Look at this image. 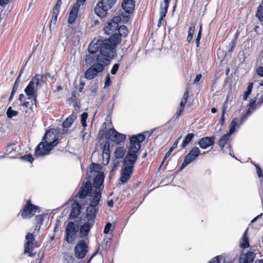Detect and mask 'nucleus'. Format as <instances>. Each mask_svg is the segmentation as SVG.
Masks as SVG:
<instances>
[{"label": "nucleus", "mask_w": 263, "mask_h": 263, "mask_svg": "<svg viewBox=\"0 0 263 263\" xmlns=\"http://www.w3.org/2000/svg\"><path fill=\"white\" fill-rule=\"evenodd\" d=\"M120 20V17H114L110 22H108L107 25L104 28L106 34L109 35L115 33L118 28V21Z\"/></svg>", "instance_id": "4468645a"}, {"label": "nucleus", "mask_w": 263, "mask_h": 263, "mask_svg": "<svg viewBox=\"0 0 263 263\" xmlns=\"http://www.w3.org/2000/svg\"><path fill=\"white\" fill-rule=\"evenodd\" d=\"M92 190V183L88 178H85L77 195L81 199H83L88 196Z\"/></svg>", "instance_id": "9d476101"}, {"label": "nucleus", "mask_w": 263, "mask_h": 263, "mask_svg": "<svg viewBox=\"0 0 263 263\" xmlns=\"http://www.w3.org/2000/svg\"><path fill=\"white\" fill-rule=\"evenodd\" d=\"M215 136L204 137L201 138L198 142V144L202 149H206L215 144Z\"/></svg>", "instance_id": "6ab92c4d"}, {"label": "nucleus", "mask_w": 263, "mask_h": 263, "mask_svg": "<svg viewBox=\"0 0 263 263\" xmlns=\"http://www.w3.org/2000/svg\"><path fill=\"white\" fill-rule=\"evenodd\" d=\"M111 81L109 74H107L106 76V79L105 81V86H108L111 84Z\"/></svg>", "instance_id": "8fccbe9b"}, {"label": "nucleus", "mask_w": 263, "mask_h": 263, "mask_svg": "<svg viewBox=\"0 0 263 263\" xmlns=\"http://www.w3.org/2000/svg\"><path fill=\"white\" fill-rule=\"evenodd\" d=\"M189 95V90L186 89V91L184 92L182 98L180 103V105L177 109L175 114L176 119H178L182 114L185 105L187 102Z\"/></svg>", "instance_id": "a211bd4d"}, {"label": "nucleus", "mask_w": 263, "mask_h": 263, "mask_svg": "<svg viewBox=\"0 0 263 263\" xmlns=\"http://www.w3.org/2000/svg\"><path fill=\"white\" fill-rule=\"evenodd\" d=\"M20 159L29 162H32V161L34 160L33 157H32V155L31 154H27L24 156H22L20 157Z\"/></svg>", "instance_id": "37998d69"}, {"label": "nucleus", "mask_w": 263, "mask_h": 263, "mask_svg": "<svg viewBox=\"0 0 263 263\" xmlns=\"http://www.w3.org/2000/svg\"><path fill=\"white\" fill-rule=\"evenodd\" d=\"M181 137H179V138H178L175 141V142H174L173 145L172 146V147H171V148L173 150H174L175 148H176L177 147V145H178V144L181 139Z\"/></svg>", "instance_id": "3c124183"}, {"label": "nucleus", "mask_w": 263, "mask_h": 263, "mask_svg": "<svg viewBox=\"0 0 263 263\" xmlns=\"http://www.w3.org/2000/svg\"><path fill=\"white\" fill-rule=\"evenodd\" d=\"M25 204L17 214L24 219H28L33 217L36 213H40L41 210L39 206L32 203L31 199H25Z\"/></svg>", "instance_id": "20e7f679"}, {"label": "nucleus", "mask_w": 263, "mask_h": 263, "mask_svg": "<svg viewBox=\"0 0 263 263\" xmlns=\"http://www.w3.org/2000/svg\"><path fill=\"white\" fill-rule=\"evenodd\" d=\"M99 247L93 252L90 258L89 259L87 263H89L90 260L98 254L99 252Z\"/></svg>", "instance_id": "bf43d9fd"}, {"label": "nucleus", "mask_w": 263, "mask_h": 263, "mask_svg": "<svg viewBox=\"0 0 263 263\" xmlns=\"http://www.w3.org/2000/svg\"><path fill=\"white\" fill-rule=\"evenodd\" d=\"M121 6L125 13L130 14L134 12L135 1H123Z\"/></svg>", "instance_id": "4be33fe9"}, {"label": "nucleus", "mask_w": 263, "mask_h": 263, "mask_svg": "<svg viewBox=\"0 0 263 263\" xmlns=\"http://www.w3.org/2000/svg\"><path fill=\"white\" fill-rule=\"evenodd\" d=\"M79 2L82 3L83 4L85 2V1H77V2L72 6L68 18V23L70 24H73L78 16V13L80 6Z\"/></svg>", "instance_id": "dca6fc26"}, {"label": "nucleus", "mask_w": 263, "mask_h": 263, "mask_svg": "<svg viewBox=\"0 0 263 263\" xmlns=\"http://www.w3.org/2000/svg\"><path fill=\"white\" fill-rule=\"evenodd\" d=\"M260 103L258 102L257 104H256V99H252L250 102L249 104V108L247 110L246 114L243 115L241 118V123L243 122V121L246 119L247 115L250 114L252 111L256 109V107L257 105H259Z\"/></svg>", "instance_id": "c85d7f7f"}, {"label": "nucleus", "mask_w": 263, "mask_h": 263, "mask_svg": "<svg viewBox=\"0 0 263 263\" xmlns=\"http://www.w3.org/2000/svg\"><path fill=\"white\" fill-rule=\"evenodd\" d=\"M195 134L194 133H189L184 138L183 141L181 144L182 148L185 147L190 142H191L194 138Z\"/></svg>", "instance_id": "2f4dec72"}, {"label": "nucleus", "mask_w": 263, "mask_h": 263, "mask_svg": "<svg viewBox=\"0 0 263 263\" xmlns=\"http://www.w3.org/2000/svg\"><path fill=\"white\" fill-rule=\"evenodd\" d=\"M77 119L76 112H72L68 117H67L62 123V126L64 128L70 127L74 121Z\"/></svg>", "instance_id": "cd10ccee"}, {"label": "nucleus", "mask_w": 263, "mask_h": 263, "mask_svg": "<svg viewBox=\"0 0 263 263\" xmlns=\"http://www.w3.org/2000/svg\"><path fill=\"white\" fill-rule=\"evenodd\" d=\"M111 228V224L109 222L106 223L104 229V233L108 234Z\"/></svg>", "instance_id": "09e8293b"}, {"label": "nucleus", "mask_w": 263, "mask_h": 263, "mask_svg": "<svg viewBox=\"0 0 263 263\" xmlns=\"http://www.w3.org/2000/svg\"><path fill=\"white\" fill-rule=\"evenodd\" d=\"M224 122H225L224 115L221 114V117H220V119L219 120V124H220V125L221 126H223L224 124Z\"/></svg>", "instance_id": "13d9d810"}, {"label": "nucleus", "mask_w": 263, "mask_h": 263, "mask_svg": "<svg viewBox=\"0 0 263 263\" xmlns=\"http://www.w3.org/2000/svg\"><path fill=\"white\" fill-rule=\"evenodd\" d=\"M24 91L26 95L28 96V99L32 100V105L34 104L36 107H37V90L36 89L32 88L30 85L29 86H26L25 88Z\"/></svg>", "instance_id": "aec40b11"}, {"label": "nucleus", "mask_w": 263, "mask_h": 263, "mask_svg": "<svg viewBox=\"0 0 263 263\" xmlns=\"http://www.w3.org/2000/svg\"><path fill=\"white\" fill-rule=\"evenodd\" d=\"M23 72V69H22V70L20 71V73H19L18 75V76H17V77H16V78L15 81V82H14L20 83V78H21V75H22V74Z\"/></svg>", "instance_id": "0e129e2a"}, {"label": "nucleus", "mask_w": 263, "mask_h": 263, "mask_svg": "<svg viewBox=\"0 0 263 263\" xmlns=\"http://www.w3.org/2000/svg\"><path fill=\"white\" fill-rule=\"evenodd\" d=\"M105 138L108 140L120 144L125 140L126 136L125 134L119 133L114 128H110L106 131Z\"/></svg>", "instance_id": "0eeeda50"}, {"label": "nucleus", "mask_w": 263, "mask_h": 263, "mask_svg": "<svg viewBox=\"0 0 263 263\" xmlns=\"http://www.w3.org/2000/svg\"><path fill=\"white\" fill-rule=\"evenodd\" d=\"M119 64L116 63V64H114V65L111 69V71H110L111 73L112 74H116V73L119 69Z\"/></svg>", "instance_id": "de8ad7c7"}, {"label": "nucleus", "mask_w": 263, "mask_h": 263, "mask_svg": "<svg viewBox=\"0 0 263 263\" xmlns=\"http://www.w3.org/2000/svg\"><path fill=\"white\" fill-rule=\"evenodd\" d=\"M81 206L78 201H74L72 204L71 211L69 216L73 218H76L80 214Z\"/></svg>", "instance_id": "bb28decb"}, {"label": "nucleus", "mask_w": 263, "mask_h": 263, "mask_svg": "<svg viewBox=\"0 0 263 263\" xmlns=\"http://www.w3.org/2000/svg\"><path fill=\"white\" fill-rule=\"evenodd\" d=\"M231 134L229 133L222 136L217 142L218 145L220 147L221 149H223L226 144L228 143Z\"/></svg>", "instance_id": "c756f323"}, {"label": "nucleus", "mask_w": 263, "mask_h": 263, "mask_svg": "<svg viewBox=\"0 0 263 263\" xmlns=\"http://www.w3.org/2000/svg\"><path fill=\"white\" fill-rule=\"evenodd\" d=\"M39 247L37 241L32 233H28L25 236L24 243V254H28L29 257H34L35 253L33 252L35 248Z\"/></svg>", "instance_id": "39448f33"}, {"label": "nucleus", "mask_w": 263, "mask_h": 263, "mask_svg": "<svg viewBox=\"0 0 263 263\" xmlns=\"http://www.w3.org/2000/svg\"><path fill=\"white\" fill-rule=\"evenodd\" d=\"M88 252V247L84 240L79 241L74 248V255L78 259L84 258L86 256Z\"/></svg>", "instance_id": "6e6552de"}, {"label": "nucleus", "mask_w": 263, "mask_h": 263, "mask_svg": "<svg viewBox=\"0 0 263 263\" xmlns=\"http://www.w3.org/2000/svg\"><path fill=\"white\" fill-rule=\"evenodd\" d=\"M118 33L115 32L108 39L93 40L89 44L86 54L85 62L90 67L84 73L87 80H92L105 69V66L109 64L110 60L116 53V47L121 41V37L127 36L128 33L127 28L125 25L118 27Z\"/></svg>", "instance_id": "f257e3e1"}, {"label": "nucleus", "mask_w": 263, "mask_h": 263, "mask_svg": "<svg viewBox=\"0 0 263 263\" xmlns=\"http://www.w3.org/2000/svg\"><path fill=\"white\" fill-rule=\"evenodd\" d=\"M77 232L74 222L69 221L65 230V240L68 243H71L75 239Z\"/></svg>", "instance_id": "9b49d317"}, {"label": "nucleus", "mask_w": 263, "mask_h": 263, "mask_svg": "<svg viewBox=\"0 0 263 263\" xmlns=\"http://www.w3.org/2000/svg\"><path fill=\"white\" fill-rule=\"evenodd\" d=\"M6 115L8 118H12L18 115V111L13 110L11 107H9L6 111Z\"/></svg>", "instance_id": "58836bf2"}, {"label": "nucleus", "mask_w": 263, "mask_h": 263, "mask_svg": "<svg viewBox=\"0 0 263 263\" xmlns=\"http://www.w3.org/2000/svg\"><path fill=\"white\" fill-rule=\"evenodd\" d=\"M30 105L29 101H23L21 104V105L27 108Z\"/></svg>", "instance_id": "69168bd1"}, {"label": "nucleus", "mask_w": 263, "mask_h": 263, "mask_svg": "<svg viewBox=\"0 0 263 263\" xmlns=\"http://www.w3.org/2000/svg\"><path fill=\"white\" fill-rule=\"evenodd\" d=\"M201 37V35H200V34H197V36L196 40H195L197 47H199V43H200V41Z\"/></svg>", "instance_id": "5fc2aeb1"}, {"label": "nucleus", "mask_w": 263, "mask_h": 263, "mask_svg": "<svg viewBox=\"0 0 263 263\" xmlns=\"http://www.w3.org/2000/svg\"><path fill=\"white\" fill-rule=\"evenodd\" d=\"M170 1H164L163 3L161 4L160 11V18L158 23V26L160 27L161 25V21H163L167 12L168 8Z\"/></svg>", "instance_id": "412c9836"}, {"label": "nucleus", "mask_w": 263, "mask_h": 263, "mask_svg": "<svg viewBox=\"0 0 263 263\" xmlns=\"http://www.w3.org/2000/svg\"><path fill=\"white\" fill-rule=\"evenodd\" d=\"M19 84L20 83L14 82L13 87H12V91H13L14 92H16L18 87Z\"/></svg>", "instance_id": "e2e57ef3"}, {"label": "nucleus", "mask_w": 263, "mask_h": 263, "mask_svg": "<svg viewBox=\"0 0 263 263\" xmlns=\"http://www.w3.org/2000/svg\"><path fill=\"white\" fill-rule=\"evenodd\" d=\"M195 23H192L191 24L190 27L189 29L188 34L187 36L186 40L189 43H191L193 40V35L195 32Z\"/></svg>", "instance_id": "f704fd0d"}, {"label": "nucleus", "mask_w": 263, "mask_h": 263, "mask_svg": "<svg viewBox=\"0 0 263 263\" xmlns=\"http://www.w3.org/2000/svg\"><path fill=\"white\" fill-rule=\"evenodd\" d=\"M88 118V114L86 112H83L81 116V122L83 127L87 126L86 120Z\"/></svg>", "instance_id": "ea45409f"}, {"label": "nucleus", "mask_w": 263, "mask_h": 263, "mask_svg": "<svg viewBox=\"0 0 263 263\" xmlns=\"http://www.w3.org/2000/svg\"><path fill=\"white\" fill-rule=\"evenodd\" d=\"M104 176L102 172H99L94 178L93 185L95 188L92 195L90 196H95L97 193L100 194L101 197V191L103 188V183L104 182Z\"/></svg>", "instance_id": "ddd939ff"}, {"label": "nucleus", "mask_w": 263, "mask_h": 263, "mask_svg": "<svg viewBox=\"0 0 263 263\" xmlns=\"http://www.w3.org/2000/svg\"><path fill=\"white\" fill-rule=\"evenodd\" d=\"M13 144H9L5 148V151L4 152L5 155H8L13 151L14 149L13 147Z\"/></svg>", "instance_id": "a18cd8bd"}, {"label": "nucleus", "mask_w": 263, "mask_h": 263, "mask_svg": "<svg viewBox=\"0 0 263 263\" xmlns=\"http://www.w3.org/2000/svg\"><path fill=\"white\" fill-rule=\"evenodd\" d=\"M201 77H202L201 74H200V73L197 74L196 76L195 79L194 80V84L197 83L200 81Z\"/></svg>", "instance_id": "6e6d98bb"}, {"label": "nucleus", "mask_w": 263, "mask_h": 263, "mask_svg": "<svg viewBox=\"0 0 263 263\" xmlns=\"http://www.w3.org/2000/svg\"><path fill=\"white\" fill-rule=\"evenodd\" d=\"M102 158L105 164H107L110 160V154L102 153Z\"/></svg>", "instance_id": "49530a36"}, {"label": "nucleus", "mask_w": 263, "mask_h": 263, "mask_svg": "<svg viewBox=\"0 0 263 263\" xmlns=\"http://www.w3.org/2000/svg\"><path fill=\"white\" fill-rule=\"evenodd\" d=\"M237 38V35H236L235 39L232 40L231 42L229 44V52H233L234 48L236 45V40Z\"/></svg>", "instance_id": "c03bdc74"}, {"label": "nucleus", "mask_w": 263, "mask_h": 263, "mask_svg": "<svg viewBox=\"0 0 263 263\" xmlns=\"http://www.w3.org/2000/svg\"><path fill=\"white\" fill-rule=\"evenodd\" d=\"M37 73L35 74L34 77H33L31 80V81L29 82V84L27 86H29V85L32 88L36 89V90L39 88H41L42 87V84H44L41 81L42 80L41 77H36Z\"/></svg>", "instance_id": "b1692460"}, {"label": "nucleus", "mask_w": 263, "mask_h": 263, "mask_svg": "<svg viewBox=\"0 0 263 263\" xmlns=\"http://www.w3.org/2000/svg\"><path fill=\"white\" fill-rule=\"evenodd\" d=\"M137 153L138 152H135V151L128 149L127 153L124 160V165L134 166V165L138 159Z\"/></svg>", "instance_id": "f3484780"}, {"label": "nucleus", "mask_w": 263, "mask_h": 263, "mask_svg": "<svg viewBox=\"0 0 263 263\" xmlns=\"http://www.w3.org/2000/svg\"><path fill=\"white\" fill-rule=\"evenodd\" d=\"M85 128L84 127L83 130L81 132V135L82 137L83 140H84L85 139V135H86V133L85 132Z\"/></svg>", "instance_id": "774afa93"}, {"label": "nucleus", "mask_w": 263, "mask_h": 263, "mask_svg": "<svg viewBox=\"0 0 263 263\" xmlns=\"http://www.w3.org/2000/svg\"><path fill=\"white\" fill-rule=\"evenodd\" d=\"M227 109V102H225L223 103V106L222 108V114H221L225 115Z\"/></svg>", "instance_id": "052dcab7"}, {"label": "nucleus", "mask_w": 263, "mask_h": 263, "mask_svg": "<svg viewBox=\"0 0 263 263\" xmlns=\"http://www.w3.org/2000/svg\"><path fill=\"white\" fill-rule=\"evenodd\" d=\"M102 153L110 154V143L106 141L103 145Z\"/></svg>", "instance_id": "79ce46f5"}, {"label": "nucleus", "mask_w": 263, "mask_h": 263, "mask_svg": "<svg viewBox=\"0 0 263 263\" xmlns=\"http://www.w3.org/2000/svg\"><path fill=\"white\" fill-rule=\"evenodd\" d=\"M84 86H85V82L83 81H81L80 84L79 88V90L80 92H82V91L84 89Z\"/></svg>", "instance_id": "680f3d73"}, {"label": "nucleus", "mask_w": 263, "mask_h": 263, "mask_svg": "<svg viewBox=\"0 0 263 263\" xmlns=\"http://www.w3.org/2000/svg\"><path fill=\"white\" fill-rule=\"evenodd\" d=\"M238 126V119L237 118L233 119L230 125L229 133L232 134L235 130L236 127Z\"/></svg>", "instance_id": "c9c22d12"}, {"label": "nucleus", "mask_w": 263, "mask_h": 263, "mask_svg": "<svg viewBox=\"0 0 263 263\" xmlns=\"http://www.w3.org/2000/svg\"><path fill=\"white\" fill-rule=\"evenodd\" d=\"M255 15L263 26V1L262 2V4H260L258 6Z\"/></svg>", "instance_id": "473e14b6"}, {"label": "nucleus", "mask_w": 263, "mask_h": 263, "mask_svg": "<svg viewBox=\"0 0 263 263\" xmlns=\"http://www.w3.org/2000/svg\"><path fill=\"white\" fill-rule=\"evenodd\" d=\"M36 77H41V78L42 79V80L41 81L42 82H43L44 84H46L47 83V79L45 76V75L44 74H39V73H37V76Z\"/></svg>", "instance_id": "864d4df0"}, {"label": "nucleus", "mask_w": 263, "mask_h": 263, "mask_svg": "<svg viewBox=\"0 0 263 263\" xmlns=\"http://www.w3.org/2000/svg\"><path fill=\"white\" fill-rule=\"evenodd\" d=\"M125 152L124 147H118L115 152L114 156L117 159L122 158L124 155Z\"/></svg>", "instance_id": "72a5a7b5"}, {"label": "nucleus", "mask_w": 263, "mask_h": 263, "mask_svg": "<svg viewBox=\"0 0 263 263\" xmlns=\"http://www.w3.org/2000/svg\"><path fill=\"white\" fill-rule=\"evenodd\" d=\"M252 163L254 165L256 169V172L257 176L258 177L260 178V181L261 183L263 182V174H262V170L260 167L259 164H256L253 162H252Z\"/></svg>", "instance_id": "4c0bfd02"}, {"label": "nucleus", "mask_w": 263, "mask_h": 263, "mask_svg": "<svg viewBox=\"0 0 263 263\" xmlns=\"http://www.w3.org/2000/svg\"><path fill=\"white\" fill-rule=\"evenodd\" d=\"M253 88V83H249L248 86H247V89L245 92L243 96V100H247L249 96L251 94L252 90Z\"/></svg>", "instance_id": "e433bc0d"}, {"label": "nucleus", "mask_w": 263, "mask_h": 263, "mask_svg": "<svg viewBox=\"0 0 263 263\" xmlns=\"http://www.w3.org/2000/svg\"><path fill=\"white\" fill-rule=\"evenodd\" d=\"M145 136L140 134L137 135H133L129 138L130 146L128 150L138 152L141 148V143L144 141Z\"/></svg>", "instance_id": "1a4fd4ad"}, {"label": "nucleus", "mask_w": 263, "mask_h": 263, "mask_svg": "<svg viewBox=\"0 0 263 263\" xmlns=\"http://www.w3.org/2000/svg\"><path fill=\"white\" fill-rule=\"evenodd\" d=\"M173 151V150L170 148V149L168 151V152L165 154V156L163 158V161H165L166 160V158L171 155Z\"/></svg>", "instance_id": "4d7b16f0"}, {"label": "nucleus", "mask_w": 263, "mask_h": 263, "mask_svg": "<svg viewBox=\"0 0 263 263\" xmlns=\"http://www.w3.org/2000/svg\"><path fill=\"white\" fill-rule=\"evenodd\" d=\"M116 1H99L97 4L95 11L96 14L102 18L106 16L108 10L115 5Z\"/></svg>", "instance_id": "423d86ee"}, {"label": "nucleus", "mask_w": 263, "mask_h": 263, "mask_svg": "<svg viewBox=\"0 0 263 263\" xmlns=\"http://www.w3.org/2000/svg\"><path fill=\"white\" fill-rule=\"evenodd\" d=\"M89 205L86 210V220L95 223V219L99 209L97 206L100 201V194L97 193L95 196H90Z\"/></svg>", "instance_id": "7ed1b4c3"}, {"label": "nucleus", "mask_w": 263, "mask_h": 263, "mask_svg": "<svg viewBox=\"0 0 263 263\" xmlns=\"http://www.w3.org/2000/svg\"><path fill=\"white\" fill-rule=\"evenodd\" d=\"M62 5V1H57L52 10L50 25L53 23L55 25L57 22L58 16L60 12V6Z\"/></svg>", "instance_id": "393cba45"}, {"label": "nucleus", "mask_w": 263, "mask_h": 263, "mask_svg": "<svg viewBox=\"0 0 263 263\" xmlns=\"http://www.w3.org/2000/svg\"><path fill=\"white\" fill-rule=\"evenodd\" d=\"M247 230L248 229H247L243 234L242 237L241 239V241L240 242V246L242 249H246L249 247V238L247 235Z\"/></svg>", "instance_id": "7c9ffc66"}, {"label": "nucleus", "mask_w": 263, "mask_h": 263, "mask_svg": "<svg viewBox=\"0 0 263 263\" xmlns=\"http://www.w3.org/2000/svg\"><path fill=\"white\" fill-rule=\"evenodd\" d=\"M94 223L87 221L82 225L80 229V234L82 238L86 237L89 233L90 228L93 226Z\"/></svg>", "instance_id": "5701e85b"}, {"label": "nucleus", "mask_w": 263, "mask_h": 263, "mask_svg": "<svg viewBox=\"0 0 263 263\" xmlns=\"http://www.w3.org/2000/svg\"><path fill=\"white\" fill-rule=\"evenodd\" d=\"M255 254L254 252L249 251L241 255L239 258L240 263H253Z\"/></svg>", "instance_id": "a878e982"}, {"label": "nucleus", "mask_w": 263, "mask_h": 263, "mask_svg": "<svg viewBox=\"0 0 263 263\" xmlns=\"http://www.w3.org/2000/svg\"><path fill=\"white\" fill-rule=\"evenodd\" d=\"M25 96L23 93H21L18 97V100L20 101L21 103H22L23 101H24Z\"/></svg>", "instance_id": "338daca9"}, {"label": "nucleus", "mask_w": 263, "mask_h": 263, "mask_svg": "<svg viewBox=\"0 0 263 263\" xmlns=\"http://www.w3.org/2000/svg\"><path fill=\"white\" fill-rule=\"evenodd\" d=\"M256 72L259 76L263 77V67L259 66L256 69Z\"/></svg>", "instance_id": "603ef678"}, {"label": "nucleus", "mask_w": 263, "mask_h": 263, "mask_svg": "<svg viewBox=\"0 0 263 263\" xmlns=\"http://www.w3.org/2000/svg\"><path fill=\"white\" fill-rule=\"evenodd\" d=\"M59 134L58 128H52L47 130L42 141L35 147L34 155L39 157L48 155L59 143Z\"/></svg>", "instance_id": "f03ea898"}, {"label": "nucleus", "mask_w": 263, "mask_h": 263, "mask_svg": "<svg viewBox=\"0 0 263 263\" xmlns=\"http://www.w3.org/2000/svg\"><path fill=\"white\" fill-rule=\"evenodd\" d=\"M199 148L196 146L193 147L189 153L185 156L183 162H182L180 170L183 169L191 162L196 159V158L200 155Z\"/></svg>", "instance_id": "f8f14e48"}, {"label": "nucleus", "mask_w": 263, "mask_h": 263, "mask_svg": "<svg viewBox=\"0 0 263 263\" xmlns=\"http://www.w3.org/2000/svg\"><path fill=\"white\" fill-rule=\"evenodd\" d=\"M134 166L125 165L122 167L120 181L124 183L128 181L133 173Z\"/></svg>", "instance_id": "2eb2a0df"}, {"label": "nucleus", "mask_w": 263, "mask_h": 263, "mask_svg": "<svg viewBox=\"0 0 263 263\" xmlns=\"http://www.w3.org/2000/svg\"><path fill=\"white\" fill-rule=\"evenodd\" d=\"M35 221L36 222V227L37 225L41 226L43 224L44 221V217L43 214H39L35 217Z\"/></svg>", "instance_id": "a19ab883"}]
</instances>
